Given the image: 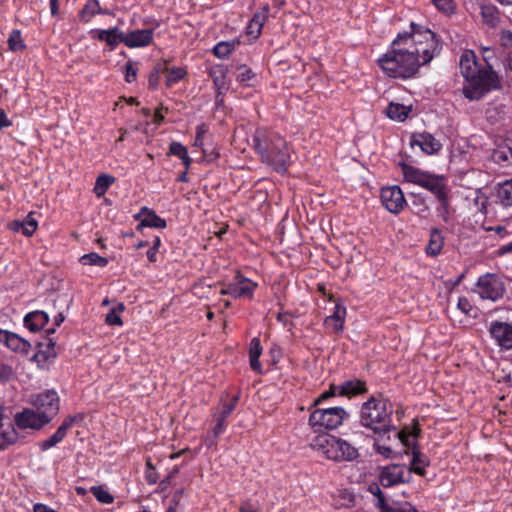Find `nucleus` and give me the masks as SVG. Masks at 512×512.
Here are the masks:
<instances>
[{"label":"nucleus","mask_w":512,"mask_h":512,"mask_svg":"<svg viewBox=\"0 0 512 512\" xmlns=\"http://www.w3.org/2000/svg\"><path fill=\"white\" fill-rule=\"evenodd\" d=\"M440 45L430 29L410 23V31L399 33L377 62L382 72L395 79H409L419 68L440 52Z\"/></svg>","instance_id":"obj_1"},{"label":"nucleus","mask_w":512,"mask_h":512,"mask_svg":"<svg viewBox=\"0 0 512 512\" xmlns=\"http://www.w3.org/2000/svg\"><path fill=\"white\" fill-rule=\"evenodd\" d=\"M486 66L481 67L476 61V55L472 50H466L460 57V70L466 79L463 87V95L470 101L480 100L485 94L499 88V79L489 60L493 51L489 47L483 48Z\"/></svg>","instance_id":"obj_2"},{"label":"nucleus","mask_w":512,"mask_h":512,"mask_svg":"<svg viewBox=\"0 0 512 512\" xmlns=\"http://www.w3.org/2000/svg\"><path fill=\"white\" fill-rule=\"evenodd\" d=\"M253 149L261 162L280 174H285L291 163L287 141L276 131L258 128L253 134Z\"/></svg>","instance_id":"obj_3"},{"label":"nucleus","mask_w":512,"mask_h":512,"mask_svg":"<svg viewBox=\"0 0 512 512\" xmlns=\"http://www.w3.org/2000/svg\"><path fill=\"white\" fill-rule=\"evenodd\" d=\"M392 409L389 408V401L381 395L371 396L362 403L359 412V423L362 427L373 431L380 437L390 432H398L391 420Z\"/></svg>","instance_id":"obj_4"},{"label":"nucleus","mask_w":512,"mask_h":512,"mask_svg":"<svg viewBox=\"0 0 512 512\" xmlns=\"http://www.w3.org/2000/svg\"><path fill=\"white\" fill-rule=\"evenodd\" d=\"M313 449L321 452L327 459L342 462L353 461L358 458L359 452L351 443L334 435L324 434L317 436L312 443Z\"/></svg>","instance_id":"obj_5"},{"label":"nucleus","mask_w":512,"mask_h":512,"mask_svg":"<svg viewBox=\"0 0 512 512\" xmlns=\"http://www.w3.org/2000/svg\"><path fill=\"white\" fill-rule=\"evenodd\" d=\"M308 410L310 411L308 424L315 433L336 430L350 417V413L340 406L328 408L310 406Z\"/></svg>","instance_id":"obj_6"},{"label":"nucleus","mask_w":512,"mask_h":512,"mask_svg":"<svg viewBox=\"0 0 512 512\" xmlns=\"http://www.w3.org/2000/svg\"><path fill=\"white\" fill-rule=\"evenodd\" d=\"M474 292L482 299L495 302L504 296L505 284L498 275L487 273L478 278Z\"/></svg>","instance_id":"obj_7"},{"label":"nucleus","mask_w":512,"mask_h":512,"mask_svg":"<svg viewBox=\"0 0 512 512\" xmlns=\"http://www.w3.org/2000/svg\"><path fill=\"white\" fill-rule=\"evenodd\" d=\"M258 284L245 277L239 271L236 272L231 281L223 284L220 295H229L233 298L252 299Z\"/></svg>","instance_id":"obj_8"},{"label":"nucleus","mask_w":512,"mask_h":512,"mask_svg":"<svg viewBox=\"0 0 512 512\" xmlns=\"http://www.w3.org/2000/svg\"><path fill=\"white\" fill-rule=\"evenodd\" d=\"M411 436H413V438H416L417 432H414L413 434H407L404 430H402L394 434V438L396 440H399L404 446L413 447V457L407 474L409 475L410 472H414L417 475L424 476L426 473L425 469L429 465V459L416 448L415 443H410Z\"/></svg>","instance_id":"obj_9"},{"label":"nucleus","mask_w":512,"mask_h":512,"mask_svg":"<svg viewBox=\"0 0 512 512\" xmlns=\"http://www.w3.org/2000/svg\"><path fill=\"white\" fill-rule=\"evenodd\" d=\"M380 198L382 205L391 213L397 214L406 206L404 193L397 185L383 187Z\"/></svg>","instance_id":"obj_10"},{"label":"nucleus","mask_w":512,"mask_h":512,"mask_svg":"<svg viewBox=\"0 0 512 512\" xmlns=\"http://www.w3.org/2000/svg\"><path fill=\"white\" fill-rule=\"evenodd\" d=\"M32 404L36 410L49 416L51 421L52 417L59 411V396L56 391L47 390L35 395Z\"/></svg>","instance_id":"obj_11"},{"label":"nucleus","mask_w":512,"mask_h":512,"mask_svg":"<svg viewBox=\"0 0 512 512\" xmlns=\"http://www.w3.org/2000/svg\"><path fill=\"white\" fill-rule=\"evenodd\" d=\"M15 422L20 428L40 429L50 422L49 416L38 410L25 409L15 416Z\"/></svg>","instance_id":"obj_12"},{"label":"nucleus","mask_w":512,"mask_h":512,"mask_svg":"<svg viewBox=\"0 0 512 512\" xmlns=\"http://www.w3.org/2000/svg\"><path fill=\"white\" fill-rule=\"evenodd\" d=\"M81 419L82 417L79 415L66 417L54 434L39 443L40 450L47 451L55 447L66 437L68 430L74 425V423Z\"/></svg>","instance_id":"obj_13"},{"label":"nucleus","mask_w":512,"mask_h":512,"mask_svg":"<svg viewBox=\"0 0 512 512\" xmlns=\"http://www.w3.org/2000/svg\"><path fill=\"white\" fill-rule=\"evenodd\" d=\"M489 332L496 344L505 350L512 349V326L505 322L494 321Z\"/></svg>","instance_id":"obj_14"},{"label":"nucleus","mask_w":512,"mask_h":512,"mask_svg":"<svg viewBox=\"0 0 512 512\" xmlns=\"http://www.w3.org/2000/svg\"><path fill=\"white\" fill-rule=\"evenodd\" d=\"M421 187L432 192L444 206L447 205L448 189L443 176L427 173Z\"/></svg>","instance_id":"obj_15"},{"label":"nucleus","mask_w":512,"mask_h":512,"mask_svg":"<svg viewBox=\"0 0 512 512\" xmlns=\"http://www.w3.org/2000/svg\"><path fill=\"white\" fill-rule=\"evenodd\" d=\"M410 145L412 147H420V149L428 155L436 154L442 148L440 141L427 132L412 134L410 137Z\"/></svg>","instance_id":"obj_16"},{"label":"nucleus","mask_w":512,"mask_h":512,"mask_svg":"<svg viewBox=\"0 0 512 512\" xmlns=\"http://www.w3.org/2000/svg\"><path fill=\"white\" fill-rule=\"evenodd\" d=\"M154 29H136L125 33L123 43L128 48L147 47L153 42Z\"/></svg>","instance_id":"obj_17"},{"label":"nucleus","mask_w":512,"mask_h":512,"mask_svg":"<svg viewBox=\"0 0 512 512\" xmlns=\"http://www.w3.org/2000/svg\"><path fill=\"white\" fill-rule=\"evenodd\" d=\"M134 218L140 221L137 230H140L142 227L164 229L167 226L164 218H161L154 210L145 206L134 215Z\"/></svg>","instance_id":"obj_18"},{"label":"nucleus","mask_w":512,"mask_h":512,"mask_svg":"<svg viewBox=\"0 0 512 512\" xmlns=\"http://www.w3.org/2000/svg\"><path fill=\"white\" fill-rule=\"evenodd\" d=\"M405 467L400 465H389L380 474V483L384 487H391L399 483H405Z\"/></svg>","instance_id":"obj_19"},{"label":"nucleus","mask_w":512,"mask_h":512,"mask_svg":"<svg viewBox=\"0 0 512 512\" xmlns=\"http://www.w3.org/2000/svg\"><path fill=\"white\" fill-rule=\"evenodd\" d=\"M346 318V307L340 303H336L334 311L324 320V326L329 332L341 333L344 329Z\"/></svg>","instance_id":"obj_20"},{"label":"nucleus","mask_w":512,"mask_h":512,"mask_svg":"<svg viewBox=\"0 0 512 512\" xmlns=\"http://www.w3.org/2000/svg\"><path fill=\"white\" fill-rule=\"evenodd\" d=\"M269 12L270 7L268 4H265L254 13L246 28L249 36L257 39L261 35L262 28L268 19Z\"/></svg>","instance_id":"obj_21"},{"label":"nucleus","mask_w":512,"mask_h":512,"mask_svg":"<svg viewBox=\"0 0 512 512\" xmlns=\"http://www.w3.org/2000/svg\"><path fill=\"white\" fill-rule=\"evenodd\" d=\"M91 33H95L93 36L94 38L107 43V45L110 46V50H114L119 43H123L125 36V33L118 27H112L109 29H96L91 31Z\"/></svg>","instance_id":"obj_22"},{"label":"nucleus","mask_w":512,"mask_h":512,"mask_svg":"<svg viewBox=\"0 0 512 512\" xmlns=\"http://www.w3.org/2000/svg\"><path fill=\"white\" fill-rule=\"evenodd\" d=\"M340 396L351 398L367 392L366 383L360 379H349L337 385Z\"/></svg>","instance_id":"obj_23"},{"label":"nucleus","mask_w":512,"mask_h":512,"mask_svg":"<svg viewBox=\"0 0 512 512\" xmlns=\"http://www.w3.org/2000/svg\"><path fill=\"white\" fill-rule=\"evenodd\" d=\"M49 321V316L46 312L36 310L28 313L24 317V326L31 332L40 331Z\"/></svg>","instance_id":"obj_24"},{"label":"nucleus","mask_w":512,"mask_h":512,"mask_svg":"<svg viewBox=\"0 0 512 512\" xmlns=\"http://www.w3.org/2000/svg\"><path fill=\"white\" fill-rule=\"evenodd\" d=\"M210 76L213 80L214 87L218 91V98L228 90L227 69L223 65H216L210 69Z\"/></svg>","instance_id":"obj_25"},{"label":"nucleus","mask_w":512,"mask_h":512,"mask_svg":"<svg viewBox=\"0 0 512 512\" xmlns=\"http://www.w3.org/2000/svg\"><path fill=\"white\" fill-rule=\"evenodd\" d=\"M5 345L11 351L23 355H27L31 349V344L26 339L10 331L6 337Z\"/></svg>","instance_id":"obj_26"},{"label":"nucleus","mask_w":512,"mask_h":512,"mask_svg":"<svg viewBox=\"0 0 512 512\" xmlns=\"http://www.w3.org/2000/svg\"><path fill=\"white\" fill-rule=\"evenodd\" d=\"M262 350L260 339L258 337L252 338L249 344V363L251 369L258 374L263 372L262 364L259 360Z\"/></svg>","instance_id":"obj_27"},{"label":"nucleus","mask_w":512,"mask_h":512,"mask_svg":"<svg viewBox=\"0 0 512 512\" xmlns=\"http://www.w3.org/2000/svg\"><path fill=\"white\" fill-rule=\"evenodd\" d=\"M100 14L107 15L109 12L101 8L98 0H87L79 13V17L81 21L88 23L93 17Z\"/></svg>","instance_id":"obj_28"},{"label":"nucleus","mask_w":512,"mask_h":512,"mask_svg":"<svg viewBox=\"0 0 512 512\" xmlns=\"http://www.w3.org/2000/svg\"><path fill=\"white\" fill-rule=\"evenodd\" d=\"M400 166L405 181L421 186L422 181L427 175L426 172L406 163H401Z\"/></svg>","instance_id":"obj_29"},{"label":"nucleus","mask_w":512,"mask_h":512,"mask_svg":"<svg viewBox=\"0 0 512 512\" xmlns=\"http://www.w3.org/2000/svg\"><path fill=\"white\" fill-rule=\"evenodd\" d=\"M444 239L438 229H432L430 239L426 247V253L429 256H437L440 254L443 247Z\"/></svg>","instance_id":"obj_30"},{"label":"nucleus","mask_w":512,"mask_h":512,"mask_svg":"<svg viewBox=\"0 0 512 512\" xmlns=\"http://www.w3.org/2000/svg\"><path fill=\"white\" fill-rule=\"evenodd\" d=\"M411 112L409 106L399 103H390L386 109V115L395 121L403 122Z\"/></svg>","instance_id":"obj_31"},{"label":"nucleus","mask_w":512,"mask_h":512,"mask_svg":"<svg viewBox=\"0 0 512 512\" xmlns=\"http://www.w3.org/2000/svg\"><path fill=\"white\" fill-rule=\"evenodd\" d=\"M498 202L504 206H512V179L499 184L497 188Z\"/></svg>","instance_id":"obj_32"},{"label":"nucleus","mask_w":512,"mask_h":512,"mask_svg":"<svg viewBox=\"0 0 512 512\" xmlns=\"http://www.w3.org/2000/svg\"><path fill=\"white\" fill-rule=\"evenodd\" d=\"M115 182V177L106 173L100 174L95 181L93 192L97 197L106 194L110 186Z\"/></svg>","instance_id":"obj_33"},{"label":"nucleus","mask_w":512,"mask_h":512,"mask_svg":"<svg viewBox=\"0 0 512 512\" xmlns=\"http://www.w3.org/2000/svg\"><path fill=\"white\" fill-rule=\"evenodd\" d=\"M161 72H166V86L172 87L180 80L184 79L187 75V70L184 67L161 68Z\"/></svg>","instance_id":"obj_34"},{"label":"nucleus","mask_w":512,"mask_h":512,"mask_svg":"<svg viewBox=\"0 0 512 512\" xmlns=\"http://www.w3.org/2000/svg\"><path fill=\"white\" fill-rule=\"evenodd\" d=\"M125 310L124 303H117L115 306L111 308V310L106 314V323L110 326H122L123 322L121 319V314Z\"/></svg>","instance_id":"obj_35"},{"label":"nucleus","mask_w":512,"mask_h":512,"mask_svg":"<svg viewBox=\"0 0 512 512\" xmlns=\"http://www.w3.org/2000/svg\"><path fill=\"white\" fill-rule=\"evenodd\" d=\"M38 227L37 220L32 216V213L28 214L25 220L21 223L17 222L15 223V230H19L21 228V231L23 235L25 236H32L34 232L36 231Z\"/></svg>","instance_id":"obj_36"},{"label":"nucleus","mask_w":512,"mask_h":512,"mask_svg":"<svg viewBox=\"0 0 512 512\" xmlns=\"http://www.w3.org/2000/svg\"><path fill=\"white\" fill-rule=\"evenodd\" d=\"M481 15L484 22L490 27L497 26L499 22V12L495 6L487 5L483 6L481 10Z\"/></svg>","instance_id":"obj_37"},{"label":"nucleus","mask_w":512,"mask_h":512,"mask_svg":"<svg viewBox=\"0 0 512 512\" xmlns=\"http://www.w3.org/2000/svg\"><path fill=\"white\" fill-rule=\"evenodd\" d=\"M493 158L498 162H510L512 164V139H508L505 144L499 147L493 154Z\"/></svg>","instance_id":"obj_38"},{"label":"nucleus","mask_w":512,"mask_h":512,"mask_svg":"<svg viewBox=\"0 0 512 512\" xmlns=\"http://www.w3.org/2000/svg\"><path fill=\"white\" fill-rule=\"evenodd\" d=\"M90 492L102 504H112L114 502V496L102 485L92 486Z\"/></svg>","instance_id":"obj_39"},{"label":"nucleus","mask_w":512,"mask_h":512,"mask_svg":"<svg viewBox=\"0 0 512 512\" xmlns=\"http://www.w3.org/2000/svg\"><path fill=\"white\" fill-rule=\"evenodd\" d=\"M234 49L235 42L221 41L214 46L213 53L217 58L224 59L228 57Z\"/></svg>","instance_id":"obj_40"},{"label":"nucleus","mask_w":512,"mask_h":512,"mask_svg":"<svg viewBox=\"0 0 512 512\" xmlns=\"http://www.w3.org/2000/svg\"><path fill=\"white\" fill-rule=\"evenodd\" d=\"M80 261L83 265H95L98 267H105L108 264V259L100 256L96 252L83 255Z\"/></svg>","instance_id":"obj_41"},{"label":"nucleus","mask_w":512,"mask_h":512,"mask_svg":"<svg viewBox=\"0 0 512 512\" xmlns=\"http://www.w3.org/2000/svg\"><path fill=\"white\" fill-rule=\"evenodd\" d=\"M7 43L9 50L11 51H19L25 48V44L21 36V31L18 29L11 31Z\"/></svg>","instance_id":"obj_42"},{"label":"nucleus","mask_w":512,"mask_h":512,"mask_svg":"<svg viewBox=\"0 0 512 512\" xmlns=\"http://www.w3.org/2000/svg\"><path fill=\"white\" fill-rule=\"evenodd\" d=\"M239 397L234 396L231 401L229 402H222L221 403V410L218 412H215L214 415L221 417L225 420L229 417V415L235 410L236 405L238 403Z\"/></svg>","instance_id":"obj_43"},{"label":"nucleus","mask_w":512,"mask_h":512,"mask_svg":"<svg viewBox=\"0 0 512 512\" xmlns=\"http://www.w3.org/2000/svg\"><path fill=\"white\" fill-rule=\"evenodd\" d=\"M383 438H384V436L383 437L379 436V438L375 440V442L373 444V449L375 450V452L377 454L383 456L386 459H394L397 455L396 452H394L390 446L380 443V439H383Z\"/></svg>","instance_id":"obj_44"},{"label":"nucleus","mask_w":512,"mask_h":512,"mask_svg":"<svg viewBox=\"0 0 512 512\" xmlns=\"http://www.w3.org/2000/svg\"><path fill=\"white\" fill-rule=\"evenodd\" d=\"M338 391H339V389H338L337 385L336 384H331L329 389L327 391H324L323 393H321L313 401V403L310 406H312V408L313 407H317V406L321 405L324 401H326L327 399H329L331 397L340 396Z\"/></svg>","instance_id":"obj_45"},{"label":"nucleus","mask_w":512,"mask_h":512,"mask_svg":"<svg viewBox=\"0 0 512 512\" xmlns=\"http://www.w3.org/2000/svg\"><path fill=\"white\" fill-rule=\"evenodd\" d=\"M237 70H238V74L236 77L237 81L244 85L249 86L250 85L249 82L255 77V74L252 71V69L246 65H240L237 68Z\"/></svg>","instance_id":"obj_46"},{"label":"nucleus","mask_w":512,"mask_h":512,"mask_svg":"<svg viewBox=\"0 0 512 512\" xmlns=\"http://www.w3.org/2000/svg\"><path fill=\"white\" fill-rule=\"evenodd\" d=\"M17 441V433L12 428L7 431H3L0 434V450H5L8 446L14 444Z\"/></svg>","instance_id":"obj_47"},{"label":"nucleus","mask_w":512,"mask_h":512,"mask_svg":"<svg viewBox=\"0 0 512 512\" xmlns=\"http://www.w3.org/2000/svg\"><path fill=\"white\" fill-rule=\"evenodd\" d=\"M138 73L137 63L132 61H128L125 64V81L128 83H132L136 80Z\"/></svg>","instance_id":"obj_48"},{"label":"nucleus","mask_w":512,"mask_h":512,"mask_svg":"<svg viewBox=\"0 0 512 512\" xmlns=\"http://www.w3.org/2000/svg\"><path fill=\"white\" fill-rule=\"evenodd\" d=\"M207 132V128L204 124H200L196 127V136L194 140V146L199 147L205 153L204 145V135Z\"/></svg>","instance_id":"obj_49"},{"label":"nucleus","mask_w":512,"mask_h":512,"mask_svg":"<svg viewBox=\"0 0 512 512\" xmlns=\"http://www.w3.org/2000/svg\"><path fill=\"white\" fill-rule=\"evenodd\" d=\"M432 2L438 10L444 13H451L455 9L453 0H432Z\"/></svg>","instance_id":"obj_50"},{"label":"nucleus","mask_w":512,"mask_h":512,"mask_svg":"<svg viewBox=\"0 0 512 512\" xmlns=\"http://www.w3.org/2000/svg\"><path fill=\"white\" fill-rule=\"evenodd\" d=\"M169 153L181 159L183 156H186L188 151L187 148L180 142H172L169 146Z\"/></svg>","instance_id":"obj_51"},{"label":"nucleus","mask_w":512,"mask_h":512,"mask_svg":"<svg viewBox=\"0 0 512 512\" xmlns=\"http://www.w3.org/2000/svg\"><path fill=\"white\" fill-rule=\"evenodd\" d=\"M213 419L215 421V426L211 431L215 432L216 435H221L225 432L227 428V422L225 419L218 417L213 414Z\"/></svg>","instance_id":"obj_52"},{"label":"nucleus","mask_w":512,"mask_h":512,"mask_svg":"<svg viewBox=\"0 0 512 512\" xmlns=\"http://www.w3.org/2000/svg\"><path fill=\"white\" fill-rule=\"evenodd\" d=\"M160 245H161V239L159 237H155L152 247L147 251V258L149 261H151V262L156 261V255H157Z\"/></svg>","instance_id":"obj_53"},{"label":"nucleus","mask_w":512,"mask_h":512,"mask_svg":"<svg viewBox=\"0 0 512 512\" xmlns=\"http://www.w3.org/2000/svg\"><path fill=\"white\" fill-rule=\"evenodd\" d=\"M220 435H216L215 432L211 431L209 432L205 438L203 439V444L208 448V449H211V448H214L217 446V442H218V437Z\"/></svg>","instance_id":"obj_54"},{"label":"nucleus","mask_w":512,"mask_h":512,"mask_svg":"<svg viewBox=\"0 0 512 512\" xmlns=\"http://www.w3.org/2000/svg\"><path fill=\"white\" fill-rule=\"evenodd\" d=\"M386 512H418V510L410 503H405L403 506H392L391 508H387Z\"/></svg>","instance_id":"obj_55"},{"label":"nucleus","mask_w":512,"mask_h":512,"mask_svg":"<svg viewBox=\"0 0 512 512\" xmlns=\"http://www.w3.org/2000/svg\"><path fill=\"white\" fill-rule=\"evenodd\" d=\"M457 306L465 314H468L472 309V305L470 304V301L465 297H460L458 299Z\"/></svg>","instance_id":"obj_56"},{"label":"nucleus","mask_w":512,"mask_h":512,"mask_svg":"<svg viewBox=\"0 0 512 512\" xmlns=\"http://www.w3.org/2000/svg\"><path fill=\"white\" fill-rule=\"evenodd\" d=\"M161 67L160 65H157L154 69V71L150 74V77H149V86L152 87L153 89H155L158 85V74L159 72H161Z\"/></svg>","instance_id":"obj_57"},{"label":"nucleus","mask_w":512,"mask_h":512,"mask_svg":"<svg viewBox=\"0 0 512 512\" xmlns=\"http://www.w3.org/2000/svg\"><path fill=\"white\" fill-rule=\"evenodd\" d=\"M12 125L11 120L7 117L4 110L0 109V130L3 128L10 127Z\"/></svg>","instance_id":"obj_58"},{"label":"nucleus","mask_w":512,"mask_h":512,"mask_svg":"<svg viewBox=\"0 0 512 512\" xmlns=\"http://www.w3.org/2000/svg\"><path fill=\"white\" fill-rule=\"evenodd\" d=\"M376 507H378L381 510V512H386V509L391 508L392 506H389L386 503L385 496L384 494H382L377 496Z\"/></svg>","instance_id":"obj_59"},{"label":"nucleus","mask_w":512,"mask_h":512,"mask_svg":"<svg viewBox=\"0 0 512 512\" xmlns=\"http://www.w3.org/2000/svg\"><path fill=\"white\" fill-rule=\"evenodd\" d=\"M290 314L288 312H280L277 315V320L282 323L284 326H288L291 324Z\"/></svg>","instance_id":"obj_60"},{"label":"nucleus","mask_w":512,"mask_h":512,"mask_svg":"<svg viewBox=\"0 0 512 512\" xmlns=\"http://www.w3.org/2000/svg\"><path fill=\"white\" fill-rule=\"evenodd\" d=\"M501 41L505 46L512 45V32L508 30L502 31Z\"/></svg>","instance_id":"obj_61"},{"label":"nucleus","mask_w":512,"mask_h":512,"mask_svg":"<svg viewBox=\"0 0 512 512\" xmlns=\"http://www.w3.org/2000/svg\"><path fill=\"white\" fill-rule=\"evenodd\" d=\"M49 4H50L51 14L53 16L58 15V12H59V1L58 0H50Z\"/></svg>","instance_id":"obj_62"},{"label":"nucleus","mask_w":512,"mask_h":512,"mask_svg":"<svg viewBox=\"0 0 512 512\" xmlns=\"http://www.w3.org/2000/svg\"><path fill=\"white\" fill-rule=\"evenodd\" d=\"M164 120V115L161 112V109H157L153 116V121L155 124L160 125Z\"/></svg>","instance_id":"obj_63"},{"label":"nucleus","mask_w":512,"mask_h":512,"mask_svg":"<svg viewBox=\"0 0 512 512\" xmlns=\"http://www.w3.org/2000/svg\"><path fill=\"white\" fill-rule=\"evenodd\" d=\"M239 512H257V510L252 508L250 503L245 502L240 505Z\"/></svg>","instance_id":"obj_64"}]
</instances>
